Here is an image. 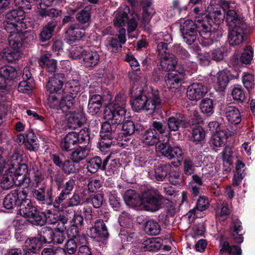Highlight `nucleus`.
Returning a JSON list of instances; mask_svg holds the SVG:
<instances>
[{"instance_id":"1","label":"nucleus","mask_w":255,"mask_h":255,"mask_svg":"<svg viewBox=\"0 0 255 255\" xmlns=\"http://www.w3.org/2000/svg\"><path fill=\"white\" fill-rule=\"evenodd\" d=\"M161 100L159 91L151 89L146 95L144 92L130 98V103L132 110L136 112L144 111L150 114L153 113L160 107Z\"/></svg>"},{"instance_id":"2","label":"nucleus","mask_w":255,"mask_h":255,"mask_svg":"<svg viewBox=\"0 0 255 255\" xmlns=\"http://www.w3.org/2000/svg\"><path fill=\"white\" fill-rule=\"evenodd\" d=\"M19 212L22 216L28 218L29 222L33 225L42 226L46 222L45 214L39 212L32 205L30 200H26L23 202Z\"/></svg>"},{"instance_id":"3","label":"nucleus","mask_w":255,"mask_h":255,"mask_svg":"<svg viewBox=\"0 0 255 255\" xmlns=\"http://www.w3.org/2000/svg\"><path fill=\"white\" fill-rule=\"evenodd\" d=\"M19 212L22 216L28 218L29 222L33 225L42 226L46 222L45 214L39 212L32 205L30 200H26L23 202Z\"/></svg>"},{"instance_id":"4","label":"nucleus","mask_w":255,"mask_h":255,"mask_svg":"<svg viewBox=\"0 0 255 255\" xmlns=\"http://www.w3.org/2000/svg\"><path fill=\"white\" fill-rule=\"evenodd\" d=\"M28 190L27 188L12 190L4 198L3 207L6 209L10 210L18 206L19 207V210L20 209L23 202L26 200H29L27 198Z\"/></svg>"},{"instance_id":"5","label":"nucleus","mask_w":255,"mask_h":255,"mask_svg":"<svg viewBox=\"0 0 255 255\" xmlns=\"http://www.w3.org/2000/svg\"><path fill=\"white\" fill-rule=\"evenodd\" d=\"M117 127L110 122H104L101 127L100 136L101 140L100 142V149L102 151H105L109 148L113 143V139L115 137Z\"/></svg>"},{"instance_id":"6","label":"nucleus","mask_w":255,"mask_h":255,"mask_svg":"<svg viewBox=\"0 0 255 255\" xmlns=\"http://www.w3.org/2000/svg\"><path fill=\"white\" fill-rule=\"evenodd\" d=\"M162 199L163 196L154 188L148 189L142 194V203L145 204L147 210L151 212L160 209Z\"/></svg>"},{"instance_id":"7","label":"nucleus","mask_w":255,"mask_h":255,"mask_svg":"<svg viewBox=\"0 0 255 255\" xmlns=\"http://www.w3.org/2000/svg\"><path fill=\"white\" fill-rule=\"evenodd\" d=\"M249 32L247 25L229 27L228 39L230 45L236 46L242 44L247 40Z\"/></svg>"},{"instance_id":"8","label":"nucleus","mask_w":255,"mask_h":255,"mask_svg":"<svg viewBox=\"0 0 255 255\" xmlns=\"http://www.w3.org/2000/svg\"><path fill=\"white\" fill-rule=\"evenodd\" d=\"M156 151L169 159L176 158L178 160L177 165L179 164L180 160H183V152L178 146H171L167 140L166 142L159 141L156 145Z\"/></svg>"},{"instance_id":"9","label":"nucleus","mask_w":255,"mask_h":255,"mask_svg":"<svg viewBox=\"0 0 255 255\" xmlns=\"http://www.w3.org/2000/svg\"><path fill=\"white\" fill-rule=\"evenodd\" d=\"M36 35L30 34L27 31L19 34H10L8 36V43L10 47L13 50L19 51L21 48L23 43L32 42L35 39Z\"/></svg>"},{"instance_id":"10","label":"nucleus","mask_w":255,"mask_h":255,"mask_svg":"<svg viewBox=\"0 0 255 255\" xmlns=\"http://www.w3.org/2000/svg\"><path fill=\"white\" fill-rule=\"evenodd\" d=\"M184 41L189 45L194 42L197 36L198 22L187 19L180 25Z\"/></svg>"},{"instance_id":"11","label":"nucleus","mask_w":255,"mask_h":255,"mask_svg":"<svg viewBox=\"0 0 255 255\" xmlns=\"http://www.w3.org/2000/svg\"><path fill=\"white\" fill-rule=\"evenodd\" d=\"M32 193L33 197L42 204L54 207V200L51 188H47L45 185H42L38 189L33 190Z\"/></svg>"},{"instance_id":"12","label":"nucleus","mask_w":255,"mask_h":255,"mask_svg":"<svg viewBox=\"0 0 255 255\" xmlns=\"http://www.w3.org/2000/svg\"><path fill=\"white\" fill-rule=\"evenodd\" d=\"M76 180L73 178H70L65 183L64 182L59 188L61 192L58 196L54 199V208L56 210L60 209V206L62 202L66 200L67 196L72 194L75 185Z\"/></svg>"},{"instance_id":"13","label":"nucleus","mask_w":255,"mask_h":255,"mask_svg":"<svg viewBox=\"0 0 255 255\" xmlns=\"http://www.w3.org/2000/svg\"><path fill=\"white\" fill-rule=\"evenodd\" d=\"M195 21L198 22V30L200 35L205 40H206L207 43L210 44L213 43L214 39H216L218 35V31L211 30V26L206 23L203 19H200L199 18H196Z\"/></svg>"},{"instance_id":"14","label":"nucleus","mask_w":255,"mask_h":255,"mask_svg":"<svg viewBox=\"0 0 255 255\" xmlns=\"http://www.w3.org/2000/svg\"><path fill=\"white\" fill-rule=\"evenodd\" d=\"M65 81V75L63 73H57L49 78L46 85L47 92L48 93H61L63 91L62 87Z\"/></svg>"},{"instance_id":"15","label":"nucleus","mask_w":255,"mask_h":255,"mask_svg":"<svg viewBox=\"0 0 255 255\" xmlns=\"http://www.w3.org/2000/svg\"><path fill=\"white\" fill-rule=\"evenodd\" d=\"M70 218V225L67 229V234L69 237H76L78 236L84 225L83 217L74 212Z\"/></svg>"},{"instance_id":"16","label":"nucleus","mask_w":255,"mask_h":255,"mask_svg":"<svg viewBox=\"0 0 255 255\" xmlns=\"http://www.w3.org/2000/svg\"><path fill=\"white\" fill-rule=\"evenodd\" d=\"M207 93L206 86L199 83H194L188 86L186 92L187 96L191 101H198L203 98Z\"/></svg>"},{"instance_id":"17","label":"nucleus","mask_w":255,"mask_h":255,"mask_svg":"<svg viewBox=\"0 0 255 255\" xmlns=\"http://www.w3.org/2000/svg\"><path fill=\"white\" fill-rule=\"evenodd\" d=\"M167 124L171 131H177L180 127L185 128L188 125L185 116L180 113L169 117L167 120Z\"/></svg>"},{"instance_id":"18","label":"nucleus","mask_w":255,"mask_h":255,"mask_svg":"<svg viewBox=\"0 0 255 255\" xmlns=\"http://www.w3.org/2000/svg\"><path fill=\"white\" fill-rule=\"evenodd\" d=\"M219 255H242L241 248L237 245H231L223 237H221L219 241Z\"/></svg>"},{"instance_id":"19","label":"nucleus","mask_w":255,"mask_h":255,"mask_svg":"<svg viewBox=\"0 0 255 255\" xmlns=\"http://www.w3.org/2000/svg\"><path fill=\"white\" fill-rule=\"evenodd\" d=\"M77 132L72 131L69 132L62 139L60 146L63 151L68 152L74 149L79 144L78 139Z\"/></svg>"},{"instance_id":"20","label":"nucleus","mask_w":255,"mask_h":255,"mask_svg":"<svg viewBox=\"0 0 255 255\" xmlns=\"http://www.w3.org/2000/svg\"><path fill=\"white\" fill-rule=\"evenodd\" d=\"M92 238L99 241V239H106L109 236L107 228L103 220H97L95 226L90 229Z\"/></svg>"},{"instance_id":"21","label":"nucleus","mask_w":255,"mask_h":255,"mask_svg":"<svg viewBox=\"0 0 255 255\" xmlns=\"http://www.w3.org/2000/svg\"><path fill=\"white\" fill-rule=\"evenodd\" d=\"M126 111L125 109L121 108H114L113 110L110 111L109 113L106 115L107 119L116 127L125 119Z\"/></svg>"},{"instance_id":"22","label":"nucleus","mask_w":255,"mask_h":255,"mask_svg":"<svg viewBox=\"0 0 255 255\" xmlns=\"http://www.w3.org/2000/svg\"><path fill=\"white\" fill-rule=\"evenodd\" d=\"M108 158L103 160L99 156H95L90 158L87 162V168L91 173H96L99 169L106 170Z\"/></svg>"},{"instance_id":"23","label":"nucleus","mask_w":255,"mask_h":255,"mask_svg":"<svg viewBox=\"0 0 255 255\" xmlns=\"http://www.w3.org/2000/svg\"><path fill=\"white\" fill-rule=\"evenodd\" d=\"M72 94H65L60 100V109L65 114L72 113L75 109L76 103Z\"/></svg>"},{"instance_id":"24","label":"nucleus","mask_w":255,"mask_h":255,"mask_svg":"<svg viewBox=\"0 0 255 255\" xmlns=\"http://www.w3.org/2000/svg\"><path fill=\"white\" fill-rule=\"evenodd\" d=\"M39 66L41 68H45L46 71L49 75L56 74L57 70V61L53 59H49L48 54L42 55L38 61Z\"/></svg>"},{"instance_id":"25","label":"nucleus","mask_w":255,"mask_h":255,"mask_svg":"<svg viewBox=\"0 0 255 255\" xmlns=\"http://www.w3.org/2000/svg\"><path fill=\"white\" fill-rule=\"evenodd\" d=\"M241 222L239 219L234 220L231 228V236L234 241L238 244L242 243L244 241L243 231Z\"/></svg>"},{"instance_id":"26","label":"nucleus","mask_w":255,"mask_h":255,"mask_svg":"<svg viewBox=\"0 0 255 255\" xmlns=\"http://www.w3.org/2000/svg\"><path fill=\"white\" fill-rule=\"evenodd\" d=\"M80 53L87 67H94L99 62L100 56L96 51H83Z\"/></svg>"},{"instance_id":"27","label":"nucleus","mask_w":255,"mask_h":255,"mask_svg":"<svg viewBox=\"0 0 255 255\" xmlns=\"http://www.w3.org/2000/svg\"><path fill=\"white\" fill-rule=\"evenodd\" d=\"M57 23V20H51L42 28L39 35V38L41 42H44L50 39Z\"/></svg>"},{"instance_id":"28","label":"nucleus","mask_w":255,"mask_h":255,"mask_svg":"<svg viewBox=\"0 0 255 255\" xmlns=\"http://www.w3.org/2000/svg\"><path fill=\"white\" fill-rule=\"evenodd\" d=\"M85 34L84 30L79 28L78 24L71 25L66 31V39L69 42L79 40Z\"/></svg>"},{"instance_id":"29","label":"nucleus","mask_w":255,"mask_h":255,"mask_svg":"<svg viewBox=\"0 0 255 255\" xmlns=\"http://www.w3.org/2000/svg\"><path fill=\"white\" fill-rule=\"evenodd\" d=\"M183 78L184 76L181 73H170L165 76V81L168 88L177 89L181 86Z\"/></svg>"},{"instance_id":"30","label":"nucleus","mask_w":255,"mask_h":255,"mask_svg":"<svg viewBox=\"0 0 255 255\" xmlns=\"http://www.w3.org/2000/svg\"><path fill=\"white\" fill-rule=\"evenodd\" d=\"M124 199L126 203L129 206L137 207L142 204V197L132 189L127 190L125 192Z\"/></svg>"},{"instance_id":"31","label":"nucleus","mask_w":255,"mask_h":255,"mask_svg":"<svg viewBox=\"0 0 255 255\" xmlns=\"http://www.w3.org/2000/svg\"><path fill=\"white\" fill-rule=\"evenodd\" d=\"M228 121L233 125H238L241 122V115L239 110L234 106H229L224 109Z\"/></svg>"},{"instance_id":"32","label":"nucleus","mask_w":255,"mask_h":255,"mask_svg":"<svg viewBox=\"0 0 255 255\" xmlns=\"http://www.w3.org/2000/svg\"><path fill=\"white\" fill-rule=\"evenodd\" d=\"M4 29L10 34H19L26 31L25 24L23 22L15 23L5 20L3 23Z\"/></svg>"},{"instance_id":"33","label":"nucleus","mask_w":255,"mask_h":255,"mask_svg":"<svg viewBox=\"0 0 255 255\" xmlns=\"http://www.w3.org/2000/svg\"><path fill=\"white\" fill-rule=\"evenodd\" d=\"M160 66L163 70L165 71H173L176 68L177 60L176 57L172 54L160 56Z\"/></svg>"},{"instance_id":"34","label":"nucleus","mask_w":255,"mask_h":255,"mask_svg":"<svg viewBox=\"0 0 255 255\" xmlns=\"http://www.w3.org/2000/svg\"><path fill=\"white\" fill-rule=\"evenodd\" d=\"M226 21L229 27L241 26L243 24L247 25L245 21L244 17L240 11L226 14Z\"/></svg>"},{"instance_id":"35","label":"nucleus","mask_w":255,"mask_h":255,"mask_svg":"<svg viewBox=\"0 0 255 255\" xmlns=\"http://www.w3.org/2000/svg\"><path fill=\"white\" fill-rule=\"evenodd\" d=\"M231 134L226 129L219 130L213 134L211 140L210 144L216 147H220L224 145L227 139Z\"/></svg>"},{"instance_id":"36","label":"nucleus","mask_w":255,"mask_h":255,"mask_svg":"<svg viewBox=\"0 0 255 255\" xmlns=\"http://www.w3.org/2000/svg\"><path fill=\"white\" fill-rule=\"evenodd\" d=\"M102 97L100 95H92L89 100L88 112L92 115H95L100 110L102 105Z\"/></svg>"},{"instance_id":"37","label":"nucleus","mask_w":255,"mask_h":255,"mask_svg":"<svg viewBox=\"0 0 255 255\" xmlns=\"http://www.w3.org/2000/svg\"><path fill=\"white\" fill-rule=\"evenodd\" d=\"M85 121V117L81 113H72L68 118V126L72 129L81 127Z\"/></svg>"},{"instance_id":"38","label":"nucleus","mask_w":255,"mask_h":255,"mask_svg":"<svg viewBox=\"0 0 255 255\" xmlns=\"http://www.w3.org/2000/svg\"><path fill=\"white\" fill-rule=\"evenodd\" d=\"M24 134L25 148L30 151L37 150L39 147L37 138L32 130L29 129L27 130Z\"/></svg>"},{"instance_id":"39","label":"nucleus","mask_w":255,"mask_h":255,"mask_svg":"<svg viewBox=\"0 0 255 255\" xmlns=\"http://www.w3.org/2000/svg\"><path fill=\"white\" fill-rule=\"evenodd\" d=\"M15 170L8 168L0 177L1 183L3 185V188L8 189L16 184L15 180L17 178L15 175Z\"/></svg>"},{"instance_id":"40","label":"nucleus","mask_w":255,"mask_h":255,"mask_svg":"<svg viewBox=\"0 0 255 255\" xmlns=\"http://www.w3.org/2000/svg\"><path fill=\"white\" fill-rule=\"evenodd\" d=\"M47 173L50 176V181L55 185L57 189L59 190V188L64 182L65 176L60 170L54 172L51 168H49Z\"/></svg>"},{"instance_id":"41","label":"nucleus","mask_w":255,"mask_h":255,"mask_svg":"<svg viewBox=\"0 0 255 255\" xmlns=\"http://www.w3.org/2000/svg\"><path fill=\"white\" fill-rule=\"evenodd\" d=\"M129 12V8L126 6L123 10H120L116 14L114 23L115 26L122 27L125 26L127 23L128 18V13Z\"/></svg>"},{"instance_id":"42","label":"nucleus","mask_w":255,"mask_h":255,"mask_svg":"<svg viewBox=\"0 0 255 255\" xmlns=\"http://www.w3.org/2000/svg\"><path fill=\"white\" fill-rule=\"evenodd\" d=\"M222 9H223V5L221 6L219 4H214L208 7L209 16L215 23H219L223 20Z\"/></svg>"},{"instance_id":"43","label":"nucleus","mask_w":255,"mask_h":255,"mask_svg":"<svg viewBox=\"0 0 255 255\" xmlns=\"http://www.w3.org/2000/svg\"><path fill=\"white\" fill-rule=\"evenodd\" d=\"M21 161V155L16 151H14L9 154L5 165L6 164L9 167V169L16 171V169L19 167Z\"/></svg>"},{"instance_id":"44","label":"nucleus","mask_w":255,"mask_h":255,"mask_svg":"<svg viewBox=\"0 0 255 255\" xmlns=\"http://www.w3.org/2000/svg\"><path fill=\"white\" fill-rule=\"evenodd\" d=\"M25 16L23 9L17 8L10 10L6 15L5 19L15 23L22 22Z\"/></svg>"},{"instance_id":"45","label":"nucleus","mask_w":255,"mask_h":255,"mask_svg":"<svg viewBox=\"0 0 255 255\" xmlns=\"http://www.w3.org/2000/svg\"><path fill=\"white\" fill-rule=\"evenodd\" d=\"M39 239L43 244H50L53 242V237L54 236V232L53 230L48 227H43L39 234Z\"/></svg>"},{"instance_id":"46","label":"nucleus","mask_w":255,"mask_h":255,"mask_svg":"<svg viewBox=\"0 0 255 255\" xmlns=\"http://www.w3.org/2000/svg\"><path fill=\"white\" fill-rule=\"evenodd\" d=\"M161 247V244L154 238H148L145 240L141 245V249L143 251L156 252Z\"/></svg>"},{"instance_id":"47","label":"nucleus","mask_w":255,"mask_h":255,"mask_svg":"<svg viewBox=\"0 0 255 255\" xmlns=\"http://www.w3.org/2000/svg\"><path fill=\"white\" fill-rule=\"evenodd\" d=\"M229 82V78L227 74L223 71H220L217 74L215 87L218 91H223Z\"/></svg>"},{"instance_id":"48","label":"nucleus","mask_w":255,"mask_h":255,"mask_svg":"<svg viewBox=\"0 0 255 255\" xmlns=\"http://www.w3.org/2000/svg\"><path fill=\"white\" fill-rule=\"evenodd\" d=\"M142 139L143 142L147 145H153L157 144L160 141H158V135L155 133L152 129H149L145 130L142 134Z\"/></svg>"},{"instance_id":"49","label":"nucleus","mask_w":255,"mask_h":255,"mask_svg":"<svg viewBox=\"0 0 255 255\" xmlns=\"http://www.w3.org/2000/svg\"><path fill=\"white\" fill-rule=\"evenodd\" d=\"M42 245V243L38 238H29L25 241L24 249L38 253L41 249Z\"/></svg>"},{"instance_id":"50","label":"nucleus","mask_w":255,"mask_h":255,"mask_svg":"<svg viewBox=\"0 0 255 255\" xmlns=\"http://www.w3.org/2000/svg\"><path fill=\"white\" fill-rule=\"evenodd\" d=\"M144 230L147 234L155 236L160 233L161 227L156 221L151 219L145 222Z\"/></svg>"},{"instance_id":"51","label":"nucleus","mask_w":255,"mask_h":255,"mask_svg":"<svg viewBox=\"0 0 255 255\" xmlns=\"http://www.w3.org/2000/svg\"><path fill=\"white\" fill-rule=\"evenodd\" d=\"M199 107L204 114L212 115L214 113V104L212 99L206 98L201 101Z\"/></svg>"},{"instance_id":"52","label":"nucleus","mask_w":255,"mask_h":255,"mask_svg":"<svg viewBox=\"0 0 255 255\" xmlns=\"http://www.w3.org/2000/svg\"><path fill=\"white\" fill-rule=\"evenodd\" d=\"M171 167L169 163L160 164L154 169V176L156 180L162 181L167 174V170Z\"/></svg>"},{"instance_id":"53","label":"nucleus","mask_w":255,"mask_h":255,"mask_svg":"<svg viewBox=\"0 0 255 255\" xmlns=\"http://www.w3.org/2000/svg\"><path fill=\"white\" fill-rule=\"evenodd\" d=\"M0 74L6 80H12L17 77V72L15 68L11 66H4L0 69Z\"/></svg>"},{"instance_id":"54","label":"nucleus","mask_w":255,"mask_h":255,"mask_svg":"<svg viewBox=\"0 0 255 255\" xmlns=\"http://www.w3.org/2000/svg\"><path fill=\"white\" fill-rule=\"evenodd\" d=\"M89 150L86 148L79 147L75 150L71 154V159L78 163L85 159L89 155Z\"/></svg>"},{"instance_id":"55","label":"nucleus","mask_w":255,"mask_h":255,"mask_svg":"<svg viewBox=\"0 0 255 255\" xmlns=\"http://www.w3.org/2000/svg\"><path fill=\"white\" fill-rule=\"evenodd\" d=\"M60 93H49L47 95V104L51 108L60 109Z\"/></svg>"},{"instance_id":"56","label":"nucleus","mask_w":255,"mask_h":255,"mask_svg":"<svg viewBox=\"0 0 255 255\" xmlns=\"http://www.w3.org/2000/svg\"><path fill=\"white\" fill-rule=\"evenodd\" d=\"M75 163L72 159L65 160L61 167L63 172L68 175L76 173L78 169L76 167Z\"/></svg>"},{"instance_id":"57","label":"nucleus","mask_w":255,"mask_h":255,"mask_svg":"<svg viewBox=\"0 0 255 255\" xmlns=\"http://www.w3.org/2000/svg\"><path fill=\"white\" fill-rule=\"evenodd\" d=\"M91 18V8L86 6L83 9L76 14V19L81 23L85 24L88 22Z\"/></svg>"},{"instance_id":"58","label":"nucleus","mask_w":255,"mask_h":255,"mask_svg":"<svg viewBox=\"0 0 255 255\" xmlns=\"http://www.w3.org/2000/svg\"><path fill=\"white\" fill-rule=\"evenodd\" d=\"M151 2L149 1H147L145 5L142 6V22L147 23L152 15L155 13L153 8L151 6Z\"/></svg>"},{"instance_id":"59","label":"nucleus","mask_w":255,"mask_h":255,"mask_svg":"<svg viewBox=\"0 0 255 255\" xmlns=\"http://www.w3.org/2000/svg\"><path fill=\"white\" fill-rule=\"evenodd\" d=\"M192 137L193 142H198L205 137V132L203 128L200 126H195L192 130Z\"/></svg>"},{"instance_id":"60","label":"nucleus","mask_w":255,"mask_h":255,"mask_svg":"<svg viewBox=\"0 0 255 255\" xmlns=\"http://www.w3.org/2000/svg\"><path fill=\"white\" fill-rule=\"evenodd\" d=\"M62 11L61 10L51 8L50 9H44L42 8L39 11V14L42 17L48 16L51 17L52 20H55V18L61 15Z\"/></svg>"},{"instance_id":"61","label":"nucleus","mask_w":255,"mask_h":255,"mask_svg":"<svg viewBox=\"0 0 255 255\" xmlns=\"http://www.w3.org/2000/svg\"><path fill=\"white\" fill-rule=\"evenodd\" d=\"M253 49L251 46H247L241 56V61L245 64H249L253 59Z\"/></svg>"},{"instance_id":"62","label":"nucleus","mask_w":255,"mask_h":255,"mask_svg":"<svg viewBox=\"0 0 255 255\" xmlns=\"http://www.w3.org/2000/svg\"><path fill=\"white\" fill-rule=\"evenodd\" d=\"M108 158V162L107 164L106 169L108 171L114 172L121 165L120 160L118 159L111 158L110 155L106 156L105 159Z\"/></svg>"},{"instance_id":"63","label":"nucleus","mask_w":255,"mask_h":255,"mask_svg":"<svg viewBox=\"0 0 255 255\" xmlns=\"http://www.w3.org/2000/svg\"><path fill=\"white\" fill-rule=\"evenodd\" d=\"M239 6L235 1H225L223 3V8L226 14H230L232 12L239 11Z\"/></svg>"},{"instance_id":"64","label":"nucleus","mask_w":255,"mask_h":255,"mask_svg":"<svg viewBox=\"0 0 255 255\" xmlns=\"http://www.w3.org/2000/svg\"><path fill=\"white\" fill-rule=\"evenodd\" d=\"M184 171L186 175H190L195 170V167L193 161L189 158L186 157L183 162Z\"/></svg>"}]
</instances>
